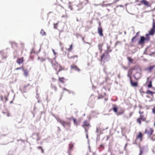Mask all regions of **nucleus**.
<instances>
[{
    "label": "nucleus",
    "instance_id": "f257e3e1",
    "mask_svg": "<svg viewBox=\"0 0 155 155\" xmlns=\"http://www.w3.org/2000/svg\"><path fill=\"white\" fill-rule=\"evenodd\" d=\"M153 25L152 28L149 31V34H146V38H145L144 36H141L140 39H147L149 38V35H153L155 32V20L154 19H153Z\"/></svg>",
    "mask_w": 155,
    "mask_h": 155
},
{
    "label": "nucleus",
    "instance_id": "f03ea898",
    "mask_svg": "<svg viewBox=\"0 0 155 155\" xmlns=\"http://www.w3.org/2000/svg\"><path fill=\"white\" fill-rule=\"evenodd\" d=\"M110 59V56L107 51L104 53L101 56V61L104 62L108 61Z\"/></svg>",
    "mask_w": 155,
    "mask_h": 155
},
{
    "label": "nucleus",
    "instance_id": "7ed1b4c3",
    "mask_svg": "<svg viewBox=\"0 0 155 155\" xmlns=\"http://www.w3.org/2000/svg\"><path fill=\"white\" fill-rule=\"evenodd\" d=\"M58 122L60 123L64 128H65L66 126H68L70 127L71 126L70 123V122L65 121L61 119H58Z\"/></svg>",
    "mask_w": 155,
    "mask_h": 155
},
{
    "label": "nucleus",
    "instance_id": "20e7f679",
    "mask_svg": "<svg viewBox=\"0 0 155 155\" xmlns=\"http://www.w3.org/2000/svg\"><path fill=\"white\" fill-rule=\"evenodd\" d=\"M31 137L34 140H35L37 143H38V141L40 140L41 139L40 137L39 136V133H33L32 134Z\"/></svg>",
    "mask_w": 155,
    "mask_h": 155
},
{
    "label": "nucleus",
    "instance_id": "39448f33",
    "mask_svg": "<svg viewBox=\"0 0 155 155\" xmlns=\"http://www.w3.org/2000/svg\"><path fill=\"white\" fill-rule=\"evenodd\" d=\"M140 4H138V5L143 4L147 7H149L151 5V4L146 0H142L140 1Z\"/></svg>",
    "mask_w": 155,
    "mask_h": 155
},
{
    "label": "nucleus",
    "instance_id": "423d86ee",
    "mask_svg": "<svg viewBox=\"0 0 155 155\" xmlns=\"http://www.w3.org/2000/svg\"><path fill=\"white\" fill-rule=\"evenodd\" d=\"M51 64L52 67L56 70V67L58 66V63L54 60L51 61Z\"/></svg>",
    "mask_w": 155,
    "mask_h": 155
},
{
    "label": "nucleus",
    "instance_id": "0eeeda50",
    "mask_svg": "<svg viewBox=\"0 0 155 155\" xmlns=\"http://www.w3.org/2000/svg\"><path fill=\"white\" fill-rule=\"evenodd\" d=\"M153 132V130L152 128H150L149 130L146 129L145 130V133L149 136L151 135Z\"/></svg>",
    "mask_w": 155,
    "mask_h": 155
},
{
    "label": "nucleus",
    "instance_id": "6e6552de",
    "mask_svg": "<svg viewBox=\"0 0 155 155\" xmlns=\"http://www.w3.org/2000/svg\"><path fill=\"white\" fill-rule=\"evenodd\" d=\"M71 69L74 70L75 71H77L78 72H79L80 71V69L75 65H71Z\"/></svg>",
    "mask_w": 155,
    "mask_h": 155
},
{
    "label": "nucleus",
    "instance_id": "1a4fd4ad",
    "mask_svg": "<svg viewBox=\"0 0 155 155\" xmlns=\"http://www.w3.org/2000/svg\"><path fill=\"white\" fill-rule=\"evenodd\" d=\"M134 78L136 80H138L141 77V74L140 73L137 72L136 74L134 75Z\"/></svg>",
    "mask_w": 155,
    "mask_h": 155
},
{
    "label": "nucleus",
    "instance_id": "9d476101",
    "mask_svg": "<svg viewBox=\"0 0 155 155\" xmlns=\"http://www.w3.org/2000/svg\"><path fill=\"white\" fill-rule=\"evenodd\" d=\"M147 39H140L138 43V45H140L142 46V47H143V45L144 44V41ZM149 40V39H147Z\"/></svg>",
    "mask_w": 155,
    "mask_h": 155
},
{
    "label": "nucleus",
    "instance_id": "9b49d317",
    "mask_svg": "<svg viewBox=\"0 0 155 155\" xmlns=\"http://www.w3.org/2000/svg\"><path fill=\"white\" fill-rule=\"evenodd\" d=\"M102 31V29L101 26L98 28V32L101 36L103 35Z\"/></svg>",
    "mask_w": 155,
    "mask_h": 155
},
{
    "label": "nucleus",
    "instance_id": "f8f14e48",
    "mask_svg": "<svg viewBox=\"0 0 155 155\" xmlns=\"http://www.w3.org/2000/svg\"><path fill=\"white\" fill-rule=\"evenodd\" d=\"M90 126L89 124L87 122V120H85L83 124L82 125V127H84L85 126L88 127Z\"/></svg>",
    "mask_w": 155,
    "mask_h": 155
},
{
    "label": "nucleus",
    "instance_id": "ddd939ff",
    "mask_svg": "<svg viewBox=\"0 0 155 155\" xmlns=\"http://www.w3.org/2000/svg\"><path fill=\"white\" fill-rule=\"evenodd\" d=\"M23 58L22 57L21 58H18L17 60V62L18 64H20L23 63Z\"/></svg>",
    "mask_w": 155,
    "mask_h": 155
},
{
    "label": "nucleus",
    "instance_id": "4468645a",
    "mask_svg": "<svg viewBox=\"0 0 155 155\" xmlns=\"http://www.w3.org/2000/svg\"><path fill=\"white\" fill-rule=\"evenodd\" d=\"M130 84L133 86L136 87L138 85L137 83V82H134L132 80V79L130 80Z\"/></svg>",
    "mask_w": 155,
    "mask_h": 155
},
{
    "label": "nucleus",
    "instance_id": "2eb2a0df",
    "mask_svg": "<svg viewBox=\"0 0 155 155\" xmlns=\"http://www.w3.org/2000/svg\"><path fill=\"white\" fill-rule=\"evenodd\" d=\"M103 43H100L98 45V49L99 50L100 52V53H101V52L102 51V47L103 46Z\"/></svg>",
    "mask_w": 155,
    "mask_h": 155
},
{
    "label": "nucleus",
    "instance_id": "dca6fc26",
    "mask_svg": "<svg viewBox=\"0 0 155 155\" xmlns=\"http://www.w3.org/2000/svg\"><path fill=\"white\" fill-rule=\"evenodd\" d=\"M0 54L2 55V58H6L7 56L4 53L3 51H0Z\"/></svg>",
    "mask_w": 155,
    "mask_h": 155
},
{
    "label": "nucleus",
    "instance_id": "f3484780",
    "mask_svg": "<svg viewBox=\"0 0 155 155\" xmlns=\"http://www.w3.org/2000/svg\"><path fill=\"white\" fill-rule=\"evenodd\" d=\"M140 33V31H138L137 32L136 35L132 39H137L140 36V35H139Z\"/></svg>",
    "mask_w": 155,
    "mask_h": 155
},
{
    "label": "nucleus",
    "instance_id": "a211bd4d",
    "mask_svg": "<svg viewBox=\"0 0 155 155\" xmlns=\"http://www.w3.org/2000/svg\"><path fill=\"white\" fill-rule=\"evenodd\" d=\"M155 66H150L149 67L146 69V70H148L150 72H151L152 70L153 69V68L155 67Z\"/></svg>",
    "mask_w": 155,
    "mask_h": 155
},
{
    "label": "nucleus",
    "instance_id": "6ab92c4d",
    "mask_svg": "<svg viewBox=\"0 0 155 155\" xmlns=\"http://www.w3.org/2000/svg\"><path fill=\"white\" fill-rule=\"evenodd\" d=\"M142 134L140 132L138 135L137 136V140L139 139L140 141H141L142 140Z\"/></svg>",
    "mask_w": 155,
    "mask_h": 155
},
{
    "label": "nucleus",
    "instance_id": "aec40b11",
    "mask_svg": "<svg viewBox=\"0 0 155 155\" xmlns=\"http://www.w3.org/2000/svg\"><path fill=\"white\" fill-rule=\"evenodd\" d=\"M24 75L27 77L28 75V72L27 69L23 70Z\"/></svg>",
    "mask_w": 155,
    "mask_h": 155
},
{
    "label": "nucleus",
    "instance_id": "412c9836",
    "mask_svg": "<svg viewBox=\"0 0 155 155\" xmlns=\"http://www.w3.org/2000/svg\"><path fill=\"white\" fill-rule=\"evenodd\" d=\"M40 34L42 36L46 35V33L45 31L43 29H42L40 32Z\"/></svg>",
    "mask_w": 155,
    "mask_h": 155
},
{
    "label": "nucleus",
    "instance_id": "4be33fe9",
    "mask_svg": "<svg viewBox=\"0 0 155 155\" xmlns=\"http://www.w3.org/2000/svg\"><path fill=\"white\" fill-rule=\"evenodd\" d=\"M73 144L71 143L69 145V150H68L69 151L71 150L73 148Z\"/></svg>",
    "mask_w": 155,
    "mask_h": 155
},
{
    "label": "nucleus",
    "instance_id": "5701e85b",
    "mask_svg": "<svg viewBox=\"0 0 155 155\" xmlns=\"http://www.w3.org/2000/svg\"><path fill=\"white\" fill-rule=\"evenodd\" d=\"M139 118L142 121H144L145 120V119L143 115H140V117Z\"/></svg>",
    "mask_w": 155,
    "mask_h": 155
},
{
    "label": "nucleus",
    "instance_id": "b1692460",
    "mask_svg": "<svg viewBox=\"0 0 155 155\" xmlns=\"http://www.w3.org/2000/svg\"><path fill=\"white\" fill-rule=\"evenodd\" d=\"M148 88H150L152 87V81H149V83L148 85Z\"/></svg>",
    "mask_w": 155,
    "mask_h": 155
},
{
    "label": "nucleus",
    "instance_id": "393cba45",
    "mask_svg": "<svg viewBox=\"0 0 155 155\" xmlns=\"http://www.w3.org/2000/svg\"><path fill=\"white\" fill-rule=\"evenodd\" d=\"M146 93L147 94H150L151 95H152L153 94V92L151 91H150L149 90H148L147 91Z\"/></svg>",
    "mask_w": 155,
    "mask_h": 155
},
{
    "label": "nucleus",
    "instance_id": "a878e982",
    "mask_svg": "<svg viewBox=\"0 0 155 155\" xmlns=\"http://www.w3.org/2000/svg\"><path fill=\"white\" fill-rule=\"evenodd\" d=\"M73 121L74 124L75 125H77V121H76V119L74 118H73Z\"/></svg>",
    "mask_w": 155,
    "mask_h": 155
},
{
    "label": "nucleus",
    "instance_id": "bb28decb",
    "mask_svg": "<svg viewBox=\"0 0 155 155\" xmlns=\"http://www.w3.org/2000/svg\"><path fill=\"white\" fill-rule=\"evenodd\" d=\"M131 71V69L129 70L128 71V73L127 74V76L129 78L130 80L131 79V77L130 76L131 75L130 74L129 72H130Z\"/></svg>",
    "mask_w": 155,
    "mask_h": 155
},
{
    "label": "nucleus",
    "instance_id": "cd10ccee",
    "mask_svg": "<svg viewBox=\"0 0 155 155\" xmlns=\"http://www.w3.org/2000/svg\"><path fill=\"white\" fill-rule=\"evenodd\" d=\"M113 110L114 112L117 113V108L116 107H114L113 108Z\"/></svg>",
    "mask_w": 155,
    "mask_h": 155
},
{
    "label": "nucleus",
    "instance_id": "c85d7f7f",
    "mask_svg": "<svg viewBox=\"0 0 155 155\" xmlns=\"http://www.w3.org/2000/svg\"><path fill=\"white\" fill-rule=\"evenodd\" d=\"M38 59H40L41 61L42 62L45 61V60H46L45 59L43 58H38Z\"/></svg>",
    "mask_w": 155,
    "mask_h": 155
},
{
    "label": "nucleus",
    "instance_id": "c756f323",
    "mask_svg": "<svg viewBox=\"0 0 155 155\" xmlns=\"http://www.w3.org/2000/svg\"><path fill=\"white\" fill-rule=\"evenodd\" d=\"M127 59L130 62H132L133 59L129 57H128Z\"/></svg>",
    "mask_w": 155,
    "mask_h": 155
},
{
    "label": "nucleus",
    "instance_id": "7c9ffc66",
    "mask_svg": "<svg viewBox=\"0 0 155 155\" xmlns=\"http://www.w3.org/2000/svg\"><path fill=\"white\" fill-rule=\"evenodd\" d=\"M72 44H71V45H70L69 48H68L67 49V50L68 51L71 50L72 49Z\"/></svg>",
    "mask_w": 155,
    "mask_h": 155
},
{
    "label": "nucleus",
    "instance_id": "2f4dec72",
    "mask_svg": "<svg viewBox=\"0 0 155 155\" xmlns=\"http://www.w3.org/2000/svg\"><path fill=\"white\" fill-rule=\"evenodd\" d=\"M68 58H69V59H71V58H74V57H76V58H77L78 57V56L77 55H75L74 56H71V57H69L68 56Z\"/></svg>",
    "mask_w": 155,
    "mask_h": 155
},
{
    "label": "nucleus",
    "instance_id": "473e14b6",
    "mask_svg": "<svg viewBox=\"0 0 155 155\" xmlns=\"http://www.w3.org/2000/svg\"><path fill=\"white\" fill-rule=\"evenodd\" d=\"M64 79V78H59V81L62 82V83H64V81L62 80V79Z\"/></svg>",
    "mask_w": 155,
    "mask_h": 155
},
{
    "label": "nucleus",
    "instance_id": "72a5a7b5",
    "mask_svg": "<svg viewBox=\"0 0 155 155\" xmlns=\"http://www.w3.org/2000/svg\"><path fill=\"white\" fill-rule=\"evenodd\" d=\"M100 148L104 149V145L102 144L100 146Z\"/></svg>",
    "mask_w": 155,
    "mask_h": 155
},
{
    "label": "nucleus",
    "instance_id": "f704fd0d",
    "mask_svg": "<svg viewBox=\"0 0 155 155\" xmlns=\"http://www.w3.org/2000/svg\"><path fill=\"white\" fill-rule=\"evenodd\" d=\"M52 116L54 117H55V118L56 119V120H57L58 121V119H60L59 118V117H56L55 116L54 114H52Z\"/></svg>",
    "mask_w": 155,
    "mask_h": 155
},
{
    "label": "nucleus",
    "instance_id": "c9c22d12",
    "mask_svg": "<svg viewBox=\"0 0 155 155\" xmlns=\"http://www.w3.org/2000/svg\"><path fill=\"white\" fill-rule=\"evenodd\" d=\"M107 50L108 51H107L108 52H111V51H112V50H109V46H107Z\"/></svg>",
    "mask_w": 155,
    "mask_h": 155
},
{
    "label": "nucleus",
    "instance_id": "e433bc0d",
    "mask_svg": "<svg viewBox=\"0 0 155 155\" xmlns=\"http://www.w3.org/2000/svg\"><path fill=\"white\" fill-rule=\"evenodd\" d=\"M68 8L70 9L71 10H72L73 9V8L72 7V6L70 5H69Z\"/></svg>",
    "mask_w": 155,
    "mask_h": 155
},
{
    "label": "nucleus",
    "instance_id": "4c0bfd02",
    "mask_svg": "<svg viewBox=\"0 0 155 155\" xmlns=\"http://www.w3.org/2000/svg\"><path fill=\"white\" fill-rule=\"evenodd\" d=\"M152 112L154 114H155V107L152 109Z\"/></svg>",
    "mask_w": 155,
    "mask_h": 155
},
{
    "label": "nucleus",
    "instance_id": "58836bf2",
    "mask_svg": "<svg viewBox=\"0 0 155 155\" xmlns=\"http://www.w3.org/2000/svg\"><path fill=\"white\" fill-rule=\"evenodd\" d=\"M123 112H118V113H117V116H118V115H121L122 114H123Z\"/></svg>",
    "mask_w": 155,
    "mask_h": 155
},
{
    "label": "nucleus",
    "instance_id": "ea45409f",
    "mask_svg": "<svg viewBox=\"0 0 155 155\" xmlns=\"http://www.w3.org/2000/svg\"><path fill=\"white\" fill-rule=\"evenodd\" d=\"M137 121L140 124L141 121L140 120V118H138L137 119Z\"/></svg>",
    "mask_w": 155,
    "mask_h": 155
},
{
    "label": "nucleus",
    "instance_id": "a19ab883",
    "mask_svg": "<svg viewBox=\"0 0 155 155\" xmlns=\"http://www.w3.org/2000/svg\"><path fill=\"white\" fill-rule=\"evenodd\" d=\"M142 153L143 151L141 149H140V153L139 155H142Z\"/></svg>",
    "mask_w": 155,
    "mask_h": 155
},
{
    "label": "nucleus",
    "instance_id": "79ce46f5",
    "mask_svg": "<svg viewBox=\"0 0 155 155\" xmlns=\"http://www.w3.org/2000/svg\"><path fill=\"white\" fill-rule=\"evenodd\" d=\"M22 69L23 70V68L22 67L17 68L15 69H16V70H18L19 69Z\"/></svg>",
    "mask_w": 155,
    "mask_h": 155
},
{
    "label": "nucleus",
    "instance_id": "37998d69",
    "mask_svg": "<svg viewBox=\"0 0 155 155\" xmlns=\"http://www.w3.org/2000/svg\"><path fill=\"white\" fill-rule=\"evenodd\" d=\"M68 93L69 94H74V92L73 91H68Z\"/></svg>",
    "mask_w": 155,
    "mask_h": 155
},
{
    "label": "nucleus",
    "instance_id": "c03bdc74",
    "mask_svg": "<svg viewBox=\"0 0 155 155\" xmlns=\"http://www.w3.org/2000/svg\"><path fill=\"white\" fill-rule=\"evenodd\" d=\"M148 47H147V48L146 49H145L144 52V53H143V54H147L146 53V51L147 50V48H148Z\"/></svg>",
    "mask_w": 155,
    "mask_h": 155
},
{
    "label": "nucleus",
    "instance_id": "a18cd8bd",
    "mask_svg": "<svg viewBox=\"0 0 155 155\" xmlns=\"http://www.w3.org/2000/svg\"><path fill=\"white\" fill-rule=\"evenodd\" d=\"M154 53H155V52H152V53L150 54H149V55L150 56H151L153 54H154Z\"/></svg>",
    "mask_w": 155,
    "mask_h": 155
},
{
    "label": "nucleus",
    "instance_id": "49530a36",
    "mask_svg": "<svg viewBox=\"0 0 155 155\" xmlns=\"http://www.w3.org/2000/svg\"><path fill=\"white\" fill-rule=\"evenodd\" d=\"M52 50V51H53V53H54V55H56V53H55V52L54 51V49H53Z\"/></svg>",
    "mask_w": 155,
    "mask_h": 155
},
{
    "label": "nucleus",
    "instance_id": "de8ad7c7",
    "mask_svg": "<svg viewBox=\"0 0 155 155\" xmlns=\"http://www.w3.org/2000/svg\"><path fill=\"white\" fill-rule=\"evenodd\" d=\"M4 98L5 100V101H7L8 100L7 97L6 96H5Z\"/></svg>",
    "mask_w": 155,
    "mask_h": 155
},
{
    "label": "nucleus",
    "instance_id": "09e8293b",
    "mask_svg": "<svg viewBox=\"0 0 155 155\" xmlns=\"http://www.w3.org/2000/svg\"><path fill=\"white\" fill-rule=\"evenodd\" d=\"M47 59L49 60V61L51 62V61H54L53 60H51L49 58H48Z\"/></svg>",
    "mask_w": 155,
    "mask_h": 155
},
{
    "label": "nucleus",
    "instance_id": "8fccbe9b",
    "mask_svg": "<svg viewBox=\"0 0 155 155\" xmlns=\"http://www.w3.org/2000/svg\"><path fill=\"white\" fill-rule=\"evenodd\" d=\"M38 149H42V147H41V146H39V147H38Z\"/></svg>",
    "mask_w": 155,
    "mask_h": 155
},
{
    "label": "nucleus",
    "instance_id": "3c124183",
    "mask_svg": "<svg viewBox=\"0 0 155 155\" xmlns=\"http://www.w3.org/2000/svg\"><path fill=\"white\" fill-rule=\"evenodd\" d=\"M0 99L2 101H3V96H0Z\"/></svg>",
    "mask_w": 155,
    "mask_h": 155
},
{
    "label": "nucleus",
    "instance_id": "603ef678",
    "mask_svg": "<svg viewBox=\"0 0 155 155\" xmlns=\"http://www.w3.org/2000/svg\"><path fill=\"white\" fill-rule=\"evenodd\" d=\"M84 129H85V130L86 132V133H87V128H86L85 127H84Z\"/></svg>",
    "mask_w": 155,
    "mask_h": 155
},
{
    "label": "nucleus",
    "instance_id": "864d4df0",
    "mask_svg": "<svg viewBox=\"0 0 155 155\" xmlns=\"http://www.w3.org/2000/svg\"><path fill=\"white\" fill-rule=\"evenodd\" d=\"M64 91H68V92L69 91L68 90H67V89H66V88H64Z\"/></svg>",
    "mask_w": 155,
    "mask_h": 155
},
{
    "label": "nucleus",
    "instance_id": "5fc2aeb1",
    "mask_svg": "<svg viewBox=\"0 0 155 155\" xmlns=\"http://www.w3.org/2000/svg\"><path fill=\"white\" fill-rule=\"evenodd\" d=\"M86 137L87 139L88 138V135H87V133L86 134Z\"/></svg>",
    "mask_w": 155,
    "mask_h": 155
},
{
    "label": "nucleus",
    "instance_id": "6e6d98bb",
    "mask_svg": "<svg viewBox=\"0 0 155 155\" xmlns=\"http://www.w3.org/2000/svg\"><path fill=\"white\" fill-rule=\"evenodd\" d=\"M132 71H131H131H130V72H129V74H130V75H131L132 74Z\"/></svg>",
    "mask_w": 155,
    "mask_h": 155
},
{
    "label": "nucleus",
    "instance_id": "4d7b16f0",
    "mask_svg": "<svg viewBox=\"0 0 155 155\" xmlns=\"http://www.w3.org/2000/svg\"><path fill=\"white\" fill-rule=\"evenodd\" d=\"M57 128H58V130H59V131H61V129H60V127H57Z\"/></svg>",
    "mask_w": 155,
    "mask_h": 155
},
{
    "label": "nucleus",
    "instance_id": "13d9d810",
    "mask_svg": "<svg viewBox=\"0 0 155 155\" xmlns=\"http://www.w3.org/2000/svg\"><path fill=\"white\" fill-rule=\"evenodd\" d=\"M61 70V69H59V70H58V72L57 73V74H58V72H59Z\"/></svg>",
    "mask_w": 155,
    "mask_h": 155
},
{
    "label": "nucleus",
    "instance_id": "bf43d9fd",
    "mask_svg": "<svg viewBox=\"0 0 155 155\" xmlns=\"http://www.w3.org/2000/svg\"><path fill=\"white\" fill-rule=\"evenodd\" d=\"M27 87V86L25 85L24 86V89H25Z\"/></svg>",
    "mask_w": 155,
    "mask_h": 155
},
{
    "label": "nucleus",
    "instance_id": "052dcab7",
    "mask_svg": "<svg viewBox=\"0 0 155 155\" xmlns=\"http://www.w3.org/2000/svg\"><path fill=\"white\" fill-rule=\"evenodd\" d=\"M41 152H42V153H44V150H43V149L42 148V149H41Z\"/></svg>",
    "mask_w": 155,
    "mask_h": 155
},
{
    "label": "nucleus",
    "instance_id": "680f3d73",
    "mask_svg": "<svg viewBox=\"0 0 155 155\" xmlns=\"http://www.w3.org/2000/svg\"><path fill=\"white\" fill-rule=\"evenodd\" d=\"M139 113L140 114H142L143 113V112H141V111H139Z\"/></svg>",
    "mask_w": 155,
    "mask_h": 155
},
{
    "label": "nucleus",
    "instance_id": "e2e57ef3",
    "mask_svg": "<svg viewBox=\"0 0 155 155\" xmlns=\"http://www.w3.org/2000/svg\"><path fill=\"white\" fill-rule=\"evenodd\" d=\"M127 145V144H126V145H125V146L124 148V149H126V147Z\"/></svg>",
    "mask_w": 155,
    "mask_h": 155
},
{
    "label": "nucleus",
    "instance_id": "0e129e2a",
    "mask_svg": "<svg viewBox=\"0 0 155 155\" xmlns=\"http://www.w3.org/2000/svg\"><path fill=\"white\" fill-rule=\"evenodd\" d=\"M98 130V128H97H97H96V133L97 132Z\"/></svg>",
    "mask_w": 155,
    "mask_h": 155
},
{
    "label": "nucleus",
    "instance_id": "69168bd1",
    "mask_svg": "<svg viewBox=\"0 0 155 155\" xmlns=\"http://www.w3.org/2000/svg\"><path fill=\"white\" fill-rule=\"evenodd\" d=\"M61 50L62 51H63V47H62V48H61Z\"/></svg>",
    "mask_w": 155,
    "mask_h": 155
},
{
    "label": "nucleus",
    "instance_id": "338daca9",
    "mask_svg": "<svg viewBox=\"0 0 155 155\" xmlns=\"http://www.w3.org/2000/svg\"><path fill=\"white\" fill-rule=\"evenodd\" d=\"M134 39H131L132 42H134Z\"/></svg>",
    "mask_w": 155,
    "mask_h": 155
},
{
    "label": "nucleus",
    "instance_id": "774afa93",
    "mask_svg": "<svg viewBox=\"0 0 155 155\" xmlns=\"http://www.w3.org/2000/svg\"><path fill=\"white\" fill-rule=\"evenodd\" d=\"M118 78H120V74H119V75H118Z\"/></svg>",
    "mask_w": 155,
    "mask_h": 155
}]
</instances>
